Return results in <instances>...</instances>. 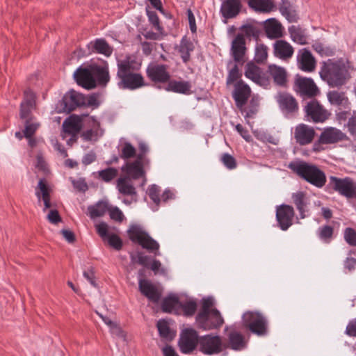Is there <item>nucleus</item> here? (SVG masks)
<instances>
[{"instance_id": "ea45409f", "label": "nucleus", "mask_w": 356, "mask_h": 356, "mask_svg": "<svg viewBox=\"0 0 356 356\" xmlns=\"http://www.w3.org/2000/svg\"><path fill=\"white\" fill-rule=\"evenodd\" d=\"M157 328L161 337L171 341L174 339L175 334L171 331L166 321L162 319L157 322Z\"/></svg>"}, {"instance_id": "052dcab7", "label": "nucleus", "mask_w": 356, "mask_h": 356, "mask_svg": "<svg viewBox=\"0 0 356 356\" xmlns=\"http://www.w3.org/2000/svg\"><path fill=\"white\" fill-rule=\"evenodd\" d=\"M184 315L186 316H193L197 309V304L194 301H188L181 305Z\"/></svg>"}, {"instance_id": "aec40b11", "label": "nucleus", "mask_w": 356, "mask_h": 356, "mask_svg": "<svg viewBox=\"0 0 356 356\" xmlns=\"http://www.w3.org/2000/svg\"><path fill=\"white\" fill-rule=\"evenodd\" d=\"M62 102L64 105V111L70 113L77 107L83 106L84 95L74 90H71L64 95Z\"/></svg>"}, {"instance_id": "a211bd4d", "label": "nucleus", "mask_w": 356, "mask_h": 356, "mask_svg": "<svg viewBox=\"0 0 356 356\" xmlns=\"http://www.w3.org/2000/svg\"><path fill=\"white\" fill-rule=\"evenodd\" d=\"M247 48L245 40L243 34L238 33L232 42L231 55L236 63H244L245 61V55Z\"/></svg>"}, {"instance_id": "c03bdc74", "label": "nucleus", "mask_w": 356, "mask_h": 356, "mask_svg": "<svg viewBox=\"0 0 356 356\" xmlns=\"http://www.w3.org/2000/svg\"><path fill=\"white\" fill-rule=\"evenodd\" d=\"M240 30L243 32V37L253 38L257 39L260 34V29L254 24H245L240 27Z\"/></svg>"}, {"instance_id": "0e129e2a", "label": "nucleus", "mask_w": 356, "mask_h": 356, "mask_svg": "<svg viewBox=\"0 0 356 356\" xmlns=\"http://www.w3.org/2000/svg\"><path fill=\"white\" fill-rule=\"evenodd\" d=\"M131 257L133 262H137L138 264L145 267L148 266L149 265V257L147 255H144L143 253L140 252L137 253L136 257L133 254L131 255Z\"/></svg>"}, {"instance_id": "bb28decb", "label": "nucleus", "mask_w": 356, "mask_h": 356, "mask_svg": "<svg viewBox=\"0 0 356 356\" xmlns=\"http://www.w3.org/2000/svg\"><path fill=\"white\" fill-rule=\"evenodd\" d=\"M87 47L90 54H100L109 57L113 52L112 47L103 38H98L90 42Z\"/></svg>"}, {"instance_id": "b1692460", "label": "nucleus", "mask_w": 356, "mask_h": 356, "mask_svg": "<svg viewBox=\"0 0 356 356\" xmlns=\"http://www.w3.org/2000/svg\"><path fill=\"white\" fill-rule=\"evenodd\" d=\"M345 138V134L341 130L334 127H328L321 134L320 143L332 144L343 140Z\"/></svg>"}, {"instance_id": "2f4dec72", "label": "nucleus", "mask_w": 356, "mask_h": 356, "mask_svg": "<svg viewBox=\"0 0 356 356\" xmlns=\"http://www.w3.org/2000/svg\"><path fill=\"white\" fill-rule=\"evenodd\" d=\"M165 87L166 91H170L184 95H190L191 91V84L189 81L172 80L168 82Z\"/></svg>"}, {"instance_id": "f704fd0d", "label": "nucleus", "mask_w": 356, "mask_h": 356, "mask_svg": "<svg viewBox=\"0 0 356 356\" xmlns=\"http://www.w3.org/2000/svg\"><path fill=\"white\" fill-rule=\"evenodd\" d=\"M265 32L269 38H278L282 36V24L275 19H268L265 22Z\"/></svg>"}, {"instance_id": "69168bd1", "label": "nucleus", "mask_w": 356, "mask_h": 356, "mask_svg": "<svg viewBox=\"0 0 356 356\" xmlns=\"http://www.w3.org/2000/svg\"><path fill=\"white\" fill-rule=\"evenodd\" d=\"M99 105V102L97 99V95L92 94L90 95H84V104L83 106H91L93 108H97Z\"/></svg>"}, {"instance_id": "7ed1b4c3", "label": "nucleus", "mask_w": 356, "mask_h": 356, "mask_svg": "<svg viewBox=\"0 0 356 356\" xmlns=\"http://www.w3.org/2000/svg\"><path fill=\"white\" fill-rule=\"evenodd\" d=\"M117 77L120 79L118 85L123 89L134 90L144 86L141 74L132 72V66L127 59L118 61Z\"/></svg>"}, {"instance_id": "c756f323", "label": "nucleus", "mask_w": 356, "mask_h": 356, "mask_svg": "<svg viewBox=\"0 0 356 356\" xmlns=\"http://www.w3.org/2000/svg\"><path fill=\"white\" fill-rule=\"evenodd\" d=\"M268 72L273 78L274 83L279 86H285L287 79V73L286 70L276 65H270Z\"/></svg>"}, {"instance_id": "0eeeda50", "label": "nucleus", "mask_w": 356, "mask_h": 356, "mask_svg": "<svg viewBox=\"0 0 356 356\" xmlns=\"http://www.w3.org/2000/svg\"><path fill=\"white\" fill-rule=\"evenodd\" d=\"M293 90L303 98H314L320 93V90L312 78L296 74L294 79Z\"/></svg>"}, {"instance_id": "a19ab883", "label": "nucleus", "mask_w": 356, "mask_h": 356, "mask_svg": "<svg viewBox=\"0 0 356 356\" xmlns=\"http://www.w3.org/2000/svg\"><path fill=\"white\" fill-rule=\"evenodd\" d=\"M39 127L40 123L37 122L35 118L26 119L24 122V129L23 131L24 137L26 138L32 137Z\"/></svg>"}, {"instance_id": "5fc2aeb1", "label": "nucleus", "mask_w": 356, "mask_h": 356, "mask_svg": "<svg viewBox=\"0 0 356 356\" xmlns=\"http://www.w3.org/2000/svg\"><path fill=\"white\" fill-rule=\"evenodd\" d=\"M334 229L332 226L324 225L318 229V236L325 242H329L332 237Z\"/></svg>"}, {"instance_id": "79ce46f5", "label": "nucleus", "mask_w": 356, "mask_h": 356, "mask_svg": "<svg viewBox=\"0 0 356 356\" xmlns=\"http://www.w3.org/2000/svg\"><path fill=\"white\" fill-rule=\"evenodd\" d=\"M108 209V204L104 202H98L95 205L88 207L91 218L103 216Z\"/></svg>"}, {"instance_id": "5701e85b", "label": "nucleus", "mask_w": 356, "mask_h": 356, "mask_svg": "<svg viewBox=\"0 0 356 356\" xmlns=\"http://www.w3.org/2000/svg\"><path fill=\"white\" fill-rule=\"evenodd\" d=\"M241 0H224L220 7V13L225 19L236 17L241 10Z\"/></svg>"}, {"instance_id": "412c9836", "label": "nucleus", "mask_w": 356, "mask_h": 356, "mask_svg": "<svg viewBox=\"0 0 356 356\" xmlns=\"http://www.w3.org/2000/svg\"><path fill=\"white\" fill-rule=\"evenodd\" d=\"M121 170L126 174L125 177H128L129 179H137L140 177L143 178L142 186L146 182L145 172L143 166L138 164V161L127 162L121 168Z\"/></svg>"}, {"instance_id": "4d7b16f0", "label": "nucleus", "mask_w": 356, "mask_h": 356, "mask_svg": "<svg viewBox=\"0 0 356 356\" xmlns=\"http://www.w3.org/2000/svg\"><path fill=\"white\" fill-rule=\"evenodd\" d=\"M147 193L150 199L154 202L156 207H158L161 202L159 187L155 184L151 185L148 188Z\"/></svg>"}, {"instance_id": "72a5a7b5", "label": "nucleus", "mask_w": 356, "mask_h": 356, "mask_svg": "<svg viewBox=\"0 0 356 356\" xmlns=\"http://www.w3.org/2000/svg\"><path fill=\"white\" fill-rule=\"evenodd\" d=\"M116 188L123 195L136 196V188L128 177H120L116 181Z\"/></svg>"}, {"instance_id": "e433bc0d", "label": "nucleus", "mask_w": 356, "mask_h": 356, "mask_svg": "<svg viewBox=\"0 0 356 356\" xmlns=\"http://www.w3.org/2000/svg\"><path fill=\"white\" fill-rule=\"evenodd\" d=\"M93 76L97 79L99 85L106 86L110 80L108 66L106 63L104 66L92 65Z\"/></svg>"}, {"instance_id": "a18cd8bd", "label": "nucleus", "mask_w": 356, "mask_h": 356, "mask_svg": "<svg viewBox=\"0 0 356 356\" xmlns=\"http://www.w3.org/2000/svg\"><path fill=\"white\" fill-rule=\"evenodd\" d=\"M268 57V48L263 44H258L255 48L254 60L257 63H264Z\"/></svg>"}, {"instance_id": "4c0bfd02", "label": "nucleus", "mask_w": 356, "mask_h": 356, "mask_svg": "<svg viewBox=\"0 0 356 356\" xmlns=\"http://www.w3.org/2000/svg\"><path fill=\"white\" fill-rule=\"evenodd\" d=\"M289 33L292 40L300 44H305L307 43V36L305 29H302L299 26L292 25L289 27Z\"/></svg>"}, {"instance_id": "39448f33", "label": "nucleus", "mask_w": 356, "mask_h": 356, "mask_svg": "<svg viewBox=\"0 0 356 356\" xmlns=\"http://www.w3.org/2000/svg\"><path fill=\"white\" fill-rule=\"evenodd\" d=\"M243 321L251 332L258 336H264L267 334L268 321L262 314L257 312H247L243 316Z\"/></svg>"}, {"instance_id": "774afa93", "label": "nucleus", "mask_w": 356, "mask_h": 356, "mask_svg": "<svg viewBox=\"0 0 356 356\" xmlns=\"http://www.w3.org/2000/svg\"><path fill=\"white\" fill-rule=\"evenodd\" d=\"M347 128L350 134L356 136V113H354L348 120Z\"/></svg>"}, {"instance_id": "680f3d73", "label": "nucleus", "mask_w": 356, "mask_h": 356, "mask_svg": "<svg viewBox=\"0 0 356 356\" xmlns=\"http://www.w3.org/2000/svg\"><path fill=\"white\" fill-rule=\"evenodd\" d=\"M147 15L149 22L152 24V26L157 31H161L162 30V27L160 26L159 19L156 12L147 9Z\"/></svg>"}, {"instance_id": "4be33fe9", "label": "nucleus", "mask_w": 356, "mask_h": 356, "mask_svg": "<svg viewBox=\"0 0 356 356\" xmlns=\"http://www.w3.org/2000/svg\"><path fill=\"white\" fill-rule=\"evenodd\" d=\"M250 88L242 81L235 84V89L233 92V97L238 108H241L245 104L250 95Z\"/></svg>"}, {"instance_id": "6e6552de", "label": "nucleus", "mask_w": 356, "mask_h": 356, "mask_svg": "<svg viewBox=\"0 0 356 356\" xmlns=\"http://www.w3.org/2000/svg\"><path fill=\"white\" fill-rule=\"evenodd\" d=\"M275 99L280 111L286 118H293L298 113V103L296 99L290 93L279 92L276 95Z\"/></svg>"}, {"instance_id": "de8ad7c7", "label": "nucleus", "mask_w": 356, "mask_h": 356, "mask_svg": "<svg viewBox=\"0 0 356 356\" xmlns=\"http://www.w3.org/2000/svg\"><path fill=\"white\" fill-rule=\"evenodd\" d=\"M136 148L130 143L125 142L120 154V158L127 160L136 156Z\"/></svg>"}, {"instance_id": "423d86ee", "label": "nucleus", "mask_w": 356, "mask_h": 356, "mask_svg": "<svg viewBox=\"0 0 356 356\" xmlns=\"http://www.w3.org/2000/svg\"><path fill=\"white\" fill-rule=\"evenodd\" d=\"M355 186L356 182L350 177L339 178L330 176L329 182L326 186V190L336 192L347 199H351V195Z\"/></svg>"}, {"instance_id": "393cba45", "label": "nucleus", "mask_w": 356, "mask_h": 356, "mask_svg": "<svg viewBox=\"0 0 356 356\" xmlns=\"http://www.w3.org/2000/svg\"><path fill=\"white\" fill-rule=\"evenodd\" d=\"M291 198L293 203L300 213V218L302 219L305 218L307 216L306 213L308 211V205L309 204L307 193L303 191H298L292 194Z\"/></svg>"}, {"instance_id": "2eb2a0df", "label": "nucleus", "mask_w": 356, "mask_h": 356, "mask_svg": "<svg viewBox=\"0 0 356 356\" xmlns=\"http://www.w3.org/2000/svg\"><path fill=\"white\" fill-rule=\"evenodd\" d=\"M295 215L292 206L282 204L277 207L276 219L282 230H287L293 224Z\"/></svg>"}, {"instance_id": "e2e57ef3", "label": "nucleus", "mask_w": 356, "mask_h": 356, "mask_svg": "<svg viewBox=\"0 0 356 356\" xmlns=\"http://www.w3.org/2000/svg\"><path fill=\"white\" fill-rule=\"evenodd\" d=\"M241 74L239 72L237 65H234V66L232 68V70L229 72L227 78V84L229 85L235 82L240 78Z\"/></svg>"}, {"instance_id": "9d476101", "label": "nucleus", "mask_w": 356, "mask_h": 356, "mask_svg": "<svg viewBox=\"0 0 356 356\" xmlns=\"http://www.w3.org/2000/svg\"><path fill=\"white\" fill-rule=\"evenodd\" d=\"M304 111L307 120L315 123L323 122L330 115L329 111L316 99L307 102L304 107Z\"/></svg>"}, {"instance_id": "1a4fd4ad", "label": "nucleus", "mask_w": 356, "mask_h": 356, "mask_svg": "<svg viewBox=\"0 0 356 356\" xmlns=\"http://www.w3.org/2000/svg\"><path fill=\"white\" fill-rule=\"evenodd\" d=\"M197 327L205 331L218 330L224 323V319L220 312L214 308L211 312L195 317Z\"/></svg>"}, {"instance_id": "9b49d317", "label": "nucleus", "mask_w": 356, "mask_h": 356, "mask_svg": "<svg viewBox=\"0 0 356 356\" xmlns=\"http://www.w3.org/2000/svg\"><path fill=\"white\" fill-rule=\"evenodd\" d=\"M199 349L205 355L218 354L224 350L223 342L220 336L207 334L200 337Z\"/></svg>"}, {"instance_id": "58836bf2", "label": "nucleus", "mask_w": 356, "mask_h": 356, "mask_svg": "<svg viewBox=\"0 0 356 356\" xmlns=\"http://www.w3.org/2000/svg\"><path fill=\"white\" fill-rule=\"evenodd\" d=\"M245 76L257 84L261 83L263 80L261 76L260 68L252 62L247 63Z\"/></svg>"}, {"instance_id": "dca6fc26", "label": "nucleus", "mask_w": 356, "mask_h": 356, "mask_svg": "<svg viewBox=\"0 0 356 356\" xmlns=\"http://www.w3.org/2000/svg\"><path fill=\"white\" fill-rule=\"evenodd\" d=\"M96 231L102 239L107 241L109 245L117 250H121L122 248V241L120 238L113 233H110L108 225L105 222H101L95 225Z\"/></svg>"}, {"instance_id": "7c9ffc66", "label": "nucleus", "mask_w": 356, "mask_h": 356, "mask_svg": "<svg viewBox=\"0 0 356 356\" xmlns=\"http://www.w3.org/2000/svg\"><path fill=\"white\" fill-rule=\"evenodd\" d=\"M329 102L334 106L346 108L350 104L349 99L344 92L338 90L329 91L327 94Z\"/></svg>"}, {"instance_id": "864d4df0", "label": "nucleus", "mask_w": 356, "mask_h": 356, "mask_svg": "<svg viewBox=\"0 0 356 356\" xmlns=\"http://www.w3.org/2000/svg\"><path fill=\"white\" fill-rule=\"evenodd\" d=\"M220 161L228 170H234L237 167L236 160L228 153H224L221 155Z\"/></svg>"}, {"instance_id": "f3484780", "label": "nucleus", "mask_w": 356, "mask_h": 356, "mask_svg": "<svg viewBox=\"0 0 356 356\" xmlns=\"http://www.w3.org/2000/svg\"><path fill=\"white\" fill-rule=\"evenodd\" d=\"M315 135L314 129L303 123L298 124L293 133L294 138L300 145L310 144L313 141Z\"/></svg>"}, {"instance_id": "338daca9", "label": "nucleus", "mask_w": 356, "mask_h": 356, "mask_svg": "<svg viewBox=\"0 0 356 356\" xmlns=\"http://www.w3.org/2000/svg\"><path fill=\"white\" fill-rule=\"evenodd\" d=\"M35 108V107L29 106L25 104H20V118L26 120V119L33 118L31 114V111Z\"/></svg>"}, {"instance_id": "f257e3e1", "label": "nucleus", "mask_w": 356, "mask_h": 356, "mask_svg": "<svg viewBox=\"0 0 356 356\" xmlns=\"http://www.w3.org/2000/svg\"><path fill=\"white\" fill-rule=\"evenodd\" d=\"M320 76L332 88H340L350 78L348 69L342 58L328 59L322 63Z\"/></svg>"}, {"instance_id": "13d9d810", "label": "nucleus", "mask_w": 356, "mask_h": 356, "mask_svg": "<svg viewBox=\"0 0 356 356\" xmlns=\"http://www.w3.org/2000/svg\"><path fill=\"white\" fill-rule=\"evenodd\" d=\"M313 47L322 56H332L334 54V50L332 48L324 46L322 44H316Z\"/></svg>"}, {"instance_id": "ddd939ff", "label": "nucleus", "mask_w": 356, "mask_h": 356, "mask_svg": "<svg viewBox=\"0 0 356 356\" xmlns=\"http://www.w3.org/2000/svg\"><path fill=\"white\" fill-rule=\"evenodd\" d=\"M74 78L78 85L86 89H92L97 86L92 65L89 67H79L74 73Z\"/></svg>"}, {"instance_id": "603ef678", "label": "nucleus", "mask_w": 356, "mask_h": 356, "mask_svg": "<svg viewBox=\"0 0 356 356\" xmlns=\"http://www.w3.org/2000/svg\"><path fill=\"white\" fill-rule=\"evenodd\" d=\"M214 305V302L212 298L208 297L203 298L202 300V307L197 313L196 316H202V315L207 314V313L211 312L213 309L212 307Z\"/></svg>"}, {"instance_id": "f8f14e48", "label": "nucleus", "mask_w": 356, "mask_h": 356, "mask_svg": "<svg viewBox=\"0 0 356 356\" xmlns=\"http://www.w3.org/2000/svg\"><path fill=\"white\" fill-rule=\"evenodd\" d=\"M168 66L164 64L150 63L146 70L148 78L154 83H165L170 81Z\"/></svg>"}, {"instance_id": "bf43d9fd", "label": "nucleus", "mask_w": 356, "mask_h": 356, "mask_svg": "<svg viewBox=\"0 0 356 356\" xmlns=\"http://www.w3.org/2000/svg\"><path fill=\"white\" fill-rule=\"evenodd\" d=\"M344 239L350 245L356 246V232L353 228H346Z\"/></svg>"}, {"instance_id": "c85d7f7f", "label": "nucleus", "mask_w": 356, "mask_h": 356, "mask_svg": "<svg viewBox=\"0 0 356 356\" xmlns=\"http://www.w3.org/2000/svg\"><path fill=\"white\" fill-rule=\"evenodd\" d=\"M273 51L276 57L282 60H287L293 54V47L286 41L279 40L273 44Z\"/></svg>"}, {"instance_id": "3c124183", "label": "nucleus", "mask_w": 356, "mask_h": 356, "mask_svg": "<svg viewBox=\"0 0 356 356\" xmlns=\"http://www.w3.org/2000/svg\"><path fill=\"white\" fill-rule=\"evenodd\" d=\"M280 13L290 22L295 21V15L291 11V4L288 0H282L280 5Z\"/></svg>"}, {"instance_id": "6ab92c4d", "label": "nucleus", "mask_w": 356, "mask_h": 356, "mask_svg": "<svg viewBox=\"0 0 356 356\" xmlns=\"http://www.w3.org/2000/svg\"><path fill=\"white\" fill-rule=\"evenodd\" d=\"M138 287L140 293L149 301L154 303L159 302L161 293L150 281L144 278L139 279Z\"/></svg>"}, {"instance_id": "6e6d98bb", "label": "nucleus", "mask_w": 356, "mask_h": 356, "mask_svg": "<svg viewBox=\"0 0 356 356\" xmlns=\"http://www.w3.org/2000/svg\"><path fill=\"white\" fill-rule=\"evenodd\" d=\"M35 94L30 88H27L24 92V99L21 104H25L35 108Z\"/></svg>"}, {"instance_id": "473e14b6", "label": "nucleus", "mask_w": 356, "mask_h": 356, "mask_svg": "<svg viewBox=\"0 0 356 356\" xmlns=\"http://www.w3.org/2000/svg\"><path fill=\"white\" fill-rule=\"evenodd\" d=\"M63 130L65 133L75 137L81 131V120L78 116H70L63 123Z\"/></svg>"}, {"instance_id": "09e8293b", "label": "nucleus", "mask_w": 356, "mask_h": 356, "mask_svg": "<svg viewBox=\"0 0 356 356\" xmlns=\"http://www.w3.org/2000/svg\"><path fill=\"white\" fill-rule=\"evenodd\" d=\"M51 189L47 184V181L44 179H40L38 181V186L35 188V195L39 200L41 197L47 196L50 193Z\"/></svg>"}, {"instance_id": "20e7f679", "label": "nucleus", "mask_w": 356, "mask_h": 356, "mask_svg": "<svg viewBox=\"0 0 356 356\" xmlns=\"http://www.w3.org/2000/svg\"><path fill=\"white\" fill-rule=\"evenodd\" d=\"M130 240L137 243L150 252L159 250V245L147 232L137 225H131L127 230Z\"/></svg>"}, {"instance_id": "cd10ccee", "label": "nucleus", "mask_w": 356, "mask_h": 356, "mask_svg": "<svg viewBox=\"0 0 356 356\" xmlns=\"http://www.w3.org/2000/svg\"><path fill=\"white\" fill-rule=\"evenodd\" d=\"M246 342L243 335L237 331H231L228 334L227 342L223 343L224 350L230 348L234 350H241L245 348Z\"/></svg>"}, {"instance_id": "49530a36", "label": "nucleus", "mask_w": 356, "mask_h": 356, "mask_svg": "<svg viewBox=\"0 0 356 356\" xmlns=\"http://www.w3.org/2000/svg\"><path fill=\"white\" fill-rule=\"evenodd\" d=\"M178 304L179 300L177 297H168L163 300L161 308L164 312L170 313L175 309Z\"/></svg>"}, {"instance_id": "a878e982", "label": "nucleus", "mask_w": 356, "mask_h": 356, "mask_svg": "<svg viewBox=\"0 0 356 356\" xmlns=\"http://www.w3.org/2000/svg\"><path fill=\"white\" fill-rule=\"evenodd\" d=\"M298 61L300 68L307 72H313L316 67V60L312 53L307 49H303L299 51Z\"/></svg>"}, {"instance_id": "c9c22d12", "label": "nucleus", "mask_w": 356, "mask_h": 356, "mask_svg": "<svg viewBox=\"0 0 356 356\" xmlns=\"http://www.w3.org/2000/svg\"><path fill=\"white\" fill-rule=\"evenodd\" d=\"M248 6L261 13H269L275 8L274 0H248Z\"/></svg>"}, {"instance_id": "37998d69", "label": "nucleus", "mask_w": 356, "mask_h": 356, "mask_svg": "<svg viewBox=\"0 0 356 356\" xmlns=\"http://www.w3.org/2000/svg\"><path fill=\"white\" fill-rule=\"evenodd\" d=\"M193 50V44L186 40L181 41L179 51L184 63H186L191 58V52Z\"/></svg>"}, {"instance_id": "4468645a", "label": "nucleus", "mask_w": 356, "mask_h": 356, "mask_svg": "<svg viewBox=\"0 0 356 356\" xmlns=\"http://www.w3.org/2000/svg\"><path fill=\"white\" fill-rule=\"evenodd\" d=\"M199 338L195 330H185L179 341L180 350L185 354L192 352L197 345L199 346Z\"/></svg>"}, {"instance_id": "8fccbe9b", "label": "nucleus", "mask_w": 356, "mask_h": 356, "mask_svg": "<svg viewBox=\"0 0 356 356\" xmlns=\"http://www.w3.org/2000/svg\"><path fill=\"white\" fill-rule=\"evenodd\" d=\"M118 170L114 168H108L98 172L99 178L105 182H109L117 177Z\"/></svg>"}, {"instance_id": "f03ea898", "label": "nucleus", "mask_w": 356, "mask_h": 356, "mask_svg": "<svg viewBox=\"0 0 356 356\" xmlns=\"http://www.w3.org/2000/svg\"><path fill=\"white\" fill-rule=\"evenodd\" d=\"M288 167L301 179L318 188H323L326 184L325 173L314 164L300 161L291 162Z\"/></svg>"}]
</instances>
